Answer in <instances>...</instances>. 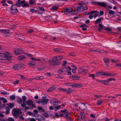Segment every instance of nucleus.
<instances>
[{
  "label": "nucleus",
  "instance_id": "39",
  "mask_svg": "<svg viewBox=\"0 0 121 121\" xmlns=\"http://www.w3.org/2000/svg\"><path fill=\"white\" fill-rule=\"evenodd\" d=\"M27 113L30 116H31L32 115V116H35V114H34V113H33L32 114L31 112L30 111L28 112H27Z\"/></svg>",
  "mask_w": 121,
  "mask_h": 121
},
{
  "label": "nucleus",
  "instance_id": "19",
  "mask_svg": "<svg viewBox=\"0 0 121 121\" xmlns=\"http://www.w3.org/2000/svg\"><path fill=\"white\" fill-rule=\"evenodd\" d=\"M95 12V11H92L91 12V13H91L89 16V17L90 19H92L93 18V13H94Z\"/></svg>",
  "mask_w": 121,
  "mask_h": 121
},
{
  "label": "nucleus",
  "instance_id": "30",
  "mask_svg": "<svg viewBox=\"0 0 121 121\" xmlns=\"http://www.w3.org/2000/svg\"><path fill=\"white\" fill-rule=\"evenodd\" d=\"M95 12L94 13H95L94 14V18H95L99 14V12L98 11H95Z\"/></svg>",
  "mask_w": 121,
  "mask_h": 121
},
{
  "label": "nucleus",
  "instance_id": "14",
  "mask_svg": "<svg viewBox=\"0 0 121 121\" xmlns=\"http://www.w3.org/2000/svg\"><path fill=\"white\" fill-rule=\"evenodd\" d=\"M64 72H67L68 71V70L70 71L71 69L69 67H65L63 68Z\"/></svg>",
  "mask_w": 121,
  "mask_h": 121
},
{
  "label": "nucleus",
  "instance_id": "20",
  "mask_svg": "<svg viewBox=\"0 0 121 121\" xmlns=\"http://www.w3.org/2000/svg\"><path fill=\"white\" fill-rule=\"evenodd\" d=\"M25 57L23 55H21L18 57V60H22L24 59L25 58Z\"/></svg>",
  "mask_w": 121,
  "mask_h": 121
},
{
  "label": "nucleus",
  "instance_id": "3",
  "mask_svg": "<svg viewBox=\"0 0 121 121\" xmlns=\"http://www.w3.org/2000/svg\"><path fill=\"white\" fill-rule=\"evenodd\" d=\"M26 2L25 0L21 1L20 0H18L16 2V3L15 4L18 7H20L22 4H24Z\"/></svg>",
  "mask_w": 121,
  "mask_h": 121
},
{
  "label": "nucleus",
  "instance_id": "57",
  "mask_svg": "<svg viewBox=\"0 0 121 121\" xmlns=\"http://www.w3.org/2000/svg\"><path fill=\"white\" fill-rule=\"evenodd\" d=\"M19 82V80H17L15 81H14L13 82V84H14L15 85H16V84H17V83Z\"/></svg>",
  "mask_w": 121,
  "mask_h": 121
},
{
  "label": "nucleus",
  "instance_id": "26",
  "mask_svg": "<svg viewBox=\"0 0 121 121\" xmlns=\"http://www.w3.org/2000/svg\"><path fill=\"white\" fill-rule=\"evenodd\" d=\"M52 64H50L52 65L53 66H56L60 64V62H55L54 63H53V61H52Z\"/></svg>",
  "mask_w": 121,
  "mask_h": 121
},
{
  "label": "nucleus",
  "instance_id": "41",
  "mask_svg": "<svg viewBox=\"0 0 121 121\" xmlns=\"http://www.w3.org/2000/svg\"><path fill=\"white\" fill-rule=\"evenodd\" d=\"M11 13L12 14H16L17 13V11H16L15 10H12L11 9Z\"/></svg>",
  "mask_w": 121,
  "mask_h": 121
},
{
  "label": "nucleus",
  "instance_id": "63",
  "mask_svg": "<svg viewBox=\"0 0 121 121\" xmlns=\"http://www.w3.org/2000/svg\"><path fill=\"white\" fill-rule=\"evenodd\" d=\"M64 63L62 64V65L63 66H64L65 65L67 64V61L65 60H64L63 61Z\"/></svg>",
  "mask_w": 121,
  "mask_h": 121
},
{
  "label": "nucleus",
  "instance_id": "58",
  "mask_svg": "<svg viewBox=\"0 0 121 121\" xmlns=\"http://www.w3.org/2000/svg\"><path fill=\"white\" fill-rule=\"evenodd\" d=\"M1 94L3 95H7L9 94V93H7L6 92H1Z\"/></svg>",
  "mask_w": 121,
  "mask_h": 121
},
{
  "label": "nucleus",
  "instance_id": "24",
  "mask_svg": "<svg viewBox=\"0 0 121 121\" xmlns=\"http://www.w3.org/2000/svg\"><path fill=\"white\" fill-rule=\"evenodd\" d=\"M61 50V49H59L58 48H55L53 49L54 52H60Z\"/></svg>",
  "mask_w": 121,
  "mask_h": 121
},
{
  "label": "nucleus",
  "instance_id": "38",
  "mask_svg": "<svg viewBox=\"0 0 121 121\" xmlns=\"http://www.w3.org/2000/svg\"><path fill=\"white\" fill-rule=\"evenodd\" d=\"M114 80V81H115V79L114 78H109V79H108L107 80V81H108H108H112Z\"/></svg>",
  "mask_w": 121,
  "mask_h": 121
},
{
  "label": "nucleus",
  "instance_id": "54",
  "mask_svg": "<svg viewBox=\"0 0 121 121\" xmlns=\"http://www.w3.org/2000/svg\"><path fill=\"white\" fill-rule=\"evenodd\" d=\"M9 30L7 29H5V31L4 32V33L6 34H9Z\"/></svg>",
  "mask_w": 121,
  "mask_h": 121
},
{
  "label": "nucleus",
  "instance_id": "11",
  "mask_svg": "<svg viewBox=\"0 0 121 121\" xmlns=\"http://www.w3.org/2000/svg\"><path fill=\"white\" fill-rule=\"evenodd\" d=\"M104 73L103 72H99L95 73V75L97 77H98L104 75Z\"/></svg>",
  "mask_w": 121,
  "mask_h": 121
},
{
  "label": "nucleus",
  "instance_id": "53",
  "mask_svg": "<svg viewBox=\"0 0 121 121\" xmlns=\"http://www.w3.org/2000/svg\"><path fill=\"white\" fill-rule=\"evenodd\" d=\"M8 120L9 121H14V119L11 117L9 118L8 119Z\"/></svg>",
  "mask_w": 121,
  "mask_h": 121
},
{
  "label": "nucleus",
  "instance_id": "55",
  "mask_svg": "<svg viewBox=\"0 0 121 121\" xmlns=\"http://www.w3.org/2000/svg\"><path fill=\"white\" fill-rule=\"evenodd\" d=\"M36 103L38 104H40L41 103H42V99H39L38 101L36 102Z\"/></svg>",
  "mask_w": 121,
  "mask_h": 121
},
{
  "label": "nucleus",
  "instance_id": "27",
  "mask_svg": "<svg viewBox=\"0 0 121 121\" xmlns=\"http://www.w3.org/2000/svg\"><path fill=\"white\" fill-rule=\"evenodd\" d=\"M13 111L14 112V113H13V115L18 114H19L18 111L15 109H14Z\"/></svg>",
  "mask_w": 121,
  "mask_h": 121
},
{
  "label": "nucleus",
  "instance_id": "56",
  "mask_svg": "<svg viewBox=\"0 0 121 121\" xmlns=\"http://www.w3.org/2000/svg\"><path fill=\"white\" fill-rule=\"evenodd\" d=\"M56 77L57 78H63V77H61L58 74H56L55 75Z\"/></svg>",
  "mask_w": 121,
  "mask_h": 121
},
{
  "label": "nucleus",
  "instance_id": "64",
  "mask_svg": "<svg viewBox=\"0 0 121 121\" xmlns=\"http://www.w3.org/2000/svg\"><path fill=\"white\" fill-rule=\"evenodd\" d=\"M98 52L99 53H103V52H104V51L101 50H98Z\"/></svg>",
  "mask_w": 121,
  "mask_h": 121
},
{
  "label": "nucleus",
  "instance_id": "49",
  "mask_svg": "<svg viewBox=\"0 0 121 121\" xmlns=\"http://www.w3.org/2000/svg\"><path fill=\"white\" fill-rule=\"evenodd\" d=\"M72 83H70L66 82L65 83V85L67 86H71L72 85L71 84Z\"/></svg>",
  "mask_w": 121,
  "mask_h": 121
},
{
  "label": "nucleus",
  "instance_id": "60",
  "mask_svg": "<svg viewBox=\"0 0 121 121\" xmlns=\"http://www.w3.org/2000/svg\"><path fill=\"white\" fill-rule=\"evenodd\" d=\"M89 76L90 77H92L93 78H94V77H95V75L94 74H89Z\"/></svg>",
  "mask_w": 121,
  "mask_h": 121
},
{
  "label": "nucleus",
  "instance_id": "35",
  "mask_svg": "<svg viewBox=\"0 0 121 121\" xmlns=\"http://www.w3.org/2000/svg\"><path fill=\"white\" fill-rule=\"evenodd\" d=\"M23 99V103L25 102L26 99V97L25 96H23L22 97Z\"/></svg>",
  "mask_w": 121,
  "mask_h": 121
},
{
  "label": "nucleus",
  "instance_id": "22",
  "mask_svg": "<svg viewBox=\"0 0 121 121\" xmlns=\"http://www.w3.org/2000/svg\"><path fill=\"white\" fill-rule=\"evenodd\" d=\"M55 89V87L54 86H52L49 88V89L47 90V91L48 92L51 91H52L53 90H54Z\"/></svg>",
  "mask_w": 121,
  "mask_h": 121
},
{
  "label": "nucleus",
  "instance_id": "61",
  "mask_svg": "<svg viewBox=\"0 0 121 121\" xmlns=\"http://www.w3.org/2000/svg\"><path fill=\"white\" fill-rule=\"evenodd\" d=\"M88 9L87 7V6L84 7L82 11H83L84 10H87Z\"/></svg>",
  "mask_w": 121,
  "mask_h": 121
},
{
  "label": "nucleus",
  "instance_id": "28",
  "mask_svg": "<svg viewBox=\"0 0 121 121\" xmlns=\"http://www.w3.org/2000/svg\"><path fill=\"white\" fill-rule=\"evenodd\" d=\"M10 108H12L14 107V104L11 103H9L7 105Z\"/></svg>",
  "mask_w": 121,
  "mask_h": 121
},
{
  "label": "nucleus",
  "instance_id": "12",
  "mask_svg": "<svg viewBox=\"0 0 121 121\" xmlns=\"http://www.w3.org/2000/svg\"><path fill=\"white\" fill-rule=\"evenodd\" d=\"M25 103L28 106H29L31 105L33 103V101L31 100H30L28 101H26Z\"/></svg>",
  "mask_w": 121,
  "mask_h": 121
},
{
  "label": "nucleus",
  "instance_id": "34",
  "mask_svg": "<svg viewBox=\"0 0 121 121\" xmlns=\"http://www.w3.org/2000/svg\"><path fill=\"white\" fill-rule=\"evenodd\" d=\"M15 98V96L14 95H13L10 96V98L12 100L14 99Z\"/></svg>",
  "mask_w": 121,
  "mask_h": 121
},
{
  "label": "nucleus",
  "instance_id": "16",
  "mask_svg": "<svg viewBox=\"0 0 121 121\" xmlns=\"http://www.w3.org/2000/svg\"><path fill=\"white\" fill-rule=\"evenodd\" d=\"M58 9V8L57 6H53L51 8V9L52 11H54L55 10H57Z\"/></svg>",
  "mask_w": 121,
  "mask_h": 121
},
{
  "label": "nucleus",
  "instance_id": "5",
  "mask_svg": "<svg viewBox=\"0 0 121 121\" xmlns=\"http://www.w3.org/2000/svg\"><path fill=\"white\" fill-rule=\"evenodd\" d=\"M64 12L65 13H69L71 14H76L74 11H72L71 9L69 8H67L65 9Z\"/></svg>",
  "mask_w": 121,
  "mask_h": 121
},
{
  "label": "nucleus",
  "instance_id": "13",
  "mask_svg": "<svg viewBox=\"0 0 121 121\" xmlns=\"http://www.w3.org/2000/svg\"><path fill=\"white\" fill-rule=\"evenodd\" d=\"M48 99H42V104L43 105H45L46 104L49 100Z\"/></svg>",
  "mask_w": 121,
  "mask_h": 121
},
{
  "label": "nucleus",
  "instance_id": "25",
  "mask_svg": "<svg viewBox=\"0 0 121 121\" xmlns=\"http://www.w3.org/2000/svg\"><path fill=\"white\" fill-rule=\"evenodd\" d=\"M64 72L63 68L60 69L58 71V73L59 74H61Z\"/></svg>",
  "mask_w": 121,
  "mask_h": 121
},
{
  "label": "nucleus",
  "instance_id": "62",
  "mask_svg": "<svg viewBox=\"0 0 121 121\" xmlns=\"http://www.w3.org/2000/svg\"><path fill=\"white\" fill-rule=\"evenodd\" d=\"M33 30H28L27 31V32L28 33H30L32 32H33Z\"/></svg>",
  "mask_w": 121,
  "mask_h": 121
},
{
  "label": "nucleus",
  "instance_id": "33",
  "mask_svg": "<svg viewBox=\"0 0 121 121\" xmlns=\"http://www.w3.org/2000/svg\"><path fill=\"white\" fill-rule=\"evenodd\" d=\"M102 101L100 100H98L97 102V104L98 105H100L101 104Z\"/></svg>",
  "mask_w": 121,
  "mask_h": 121
},
{
  "label": "nucleus",
  "instance_id": "51",
  "mask_svg": "<svg viewBox=\"0 0 121 121\" xmlns=\"http://www.w3.org/2000/svg\"><path fill=\"white\" fill-rule=\"evenodd\" d=\"M38 8L41 10L43 11H45V10L44 9V8L43 7H38Z\"/></svg>",
  "mask_w": 121,
  "mask_h": 121
},
{
  "label": "nucleus",
  "instance_id": "7",
  "mask_svg": "<svg viewBox=\"0 0 121 121\" xmlns=\"http://www.w3.org/2000/svg\"><path fill=\"white\" fill-rule=\"evenodd\" d=\"M72 86L73 88H74L77 87H82L83 86L81 84H75L72 85Z\"/></svg>",
  "mask_w": 121,
  "mask_h": 121
},
{
  "label": "nucleus",
  "instance_id": "10",
  "mask_svg": "<svg viewBox=\"0 0 121 121\" xmlns=\"http://www.w3.org/2000/svg\"><path fill=\"white\" fill-rule=\"evenodd\" d=\"M108 59L107 58H104L103 60L104 62L106 63V65L108 66V65L109 63Z\"/></svg>",
  "mask_w": 121,
  "mask_h": 121
},
{
  "label": "nucleus",
  "instance_id": "59",
  "mask_svg": "<svg viewBox=\"0 0 121 121\" xmlns=\"http://www.w3.org/2000/svg\"><path fill=\"white\" fill-rule=\"evenodd\" d=\"M19 118L22 120H24V117L22 116L21 115H20L19 117Z\"/></svg>",
  "mask_w": 121,
  "mask_h": 121
},
{
  "label": "nucleus",
  "instance_id": "6",
  "mask_svg": "<svg viewBox=\"0 0 121 121\" xmlns=\"http://www.w3.org/2000/svg\"><path fill=\"white\" fill-rule=\"evenodd\" d=\"M20 64L15 65L13 67V68L14 70H18L21 68Z\"/></svg>",
  "mask_w": 121,
  "mask_h": 121
},
{
  "label": "nucleus",
  "instance_id": "31",
  "mask_svg": "<svg viewBox=\"0 0 121 121\" xmlns=\"http://www.w3.org/2000/svg\"><path fill=\"white\" fill-rule=\"evenodd\" d=\"M64 116H65L66 117L68 116L69 115V113L68 112H66L64 113Z\"/></svg>",
  "mask_w": 121,
  "mask_h": 121
},
{
  "label": "nucleus",
  "instance_id": "36",
  "mask_svg": "<svg viewBox=\"0 0 121 121\" xmlns=\"http://www.w3.org/2000/svg\"><path fill=\"white\" fill-rule=\"evenodd\" d=\"M35 3V2L34 0H30L29 1V3L30 4H32Z\"/></svg>",
  "mask_w": 121,
  "mask_h": 121
},
{
  "label": "nucleus",
  "instance_id": "8",
  "mask_svg": "<svg viewBox=\"0 0 121 121\" xmlns=\"http://www.w3.org/2000/svg\"><path fill=\"white\" fill-rule=\"evenodd\" d=\"M98 5L104 7H106L107 5L106 3L104 2H99Z\"/></svg>",
  "mask_w": 121,
  "mask_h": 121
},
{
  "label": "nucleus",
  "instance_id": "37",
  "mask_svg": "<svg viewBox=\"0 0 121 121\" xmlns=\"http://www.w3.org/2000/svg\"><path fill=\"white\" fill-rule=\"evenodd\" d=\"M108 13L109 14H110L113 15V14H114V12L113 11H112L111 10H110L108 11Z\"/></svg>",
  "mask_w": 121,
  "mask_h": 121
},
{
  "label": "nucleus",
  "instance_id": "40",
  "mask_svg": "<svg viewBox=\"0 0 121 121\" xmlns=\"http://www.w3.org/2000/svg\"><path fill=\"white\" fill-rule=\"evenodd\" d=\"M31 59L32 60H38V61H41V59H37L35 58L34 57H31Z\"/></svg>",
  "mask_w": 121,
  "mask_h": 121
},
{
  "label": "nucleus",
  "instance_id": "2",
  "mask_svg": "<svg viewBox=\"0 0 121 121\" xmlns=\"http://www.w3.org/2000/svg\"><path fill=\"white\" fill-rule=\"evenodd\" d=\"M24 51L22 48L17 49L16 50L14 51V54L16 55H19L23 53Z\"/></svg>",
  "mask_w": 121,
  "mask_h": 121
},
{
  "label": "nucleus",
  "instance_id": "42",
  "mask_svg": "<svg viewBox=\"0 0 121 121\" xmlns=\"http://www.w3.org/2000/svg\"><path fill=\"white\" fill-rule=\"evenodd\" d=\"M59 90L62 92H65L66 91V89H63V88H60L59 89Z\"/></svg>",
  "mask_w": 121,
  "mask_h": 121
},
{
  "label": "nucleus",
  "instance_id": "48",
  "mask_svg": "<svg viewBox=\"0 0 121 121\" xmlns=\"http://www.w3.org/2000/svg\"><path fill=\"white\" fill-rule=\"evenodd\" d=\"M80 26L81 27H87V25L86 24H84L80 25Z\"/></svg>",
  "mask_w": 121,
  "mask_h": 121
},
{
  "label": "nucleus",
  "instance_id": "15",
  "mask_svg": "<svg viewBox=\"0 0 121 121\" xmlns=\"http://www.w3.org/2000/svg\"><path fill=\"white\" fill-rule=\"evenodd\" d=\"M35 60L31 61L29 63V65L31 66L32 65L34 66V64L35 62Z\"/></svg>",
  "mask_w": 121,
  "mask_h": 121
},
{
  "label": "nucleus",
  "instance_id": "9",
  "mask_svg": "<svg viewBox=\"0 0 121 121\" xmlns=\"http://www.w3.org/2000/svg\"><path fill=\"white\" fill-rule=\"evenodd\" d=\"M69 78L72 79L73 80H78L80 78L79 77L74 75L70 76L69 77Z\"/></svg>",
  "mask_w": 121,
  "mask_h": 121
},
{
  "label": "nucleus",
  "instance_id": "46",
  "mask_svg": "<svg viewBox=\"0 0 121 121\" xmlns=\"http://www.w3.org/2000/svg\"><path fill=\"white\" fill-rule=\"evenodd\" d=\"M78 72L79 73H81L83 72V69L81 68H80Z\"/></svg>",
  "mask_w": 121,
  "mask_h": 121
},
{
  "label": "nucleus",
  "instance_id": "43",
  "mask_svg": "<svg viewBox=\"0 0 121 121\" xmlns=\"http://www.w3.org/2000/svg\"><path fill=\"white\" fill-rule=\"evenodd\" d=\"M24 4H22V7H24L28 6V4L27 3H24Z\"/></svg>",
  "mask_w": 121,
  "mask_h": 121
},
{
  "label": "nucleus",
  "instance_id": "18",
  "mask_svg": "<svg viewBox=\"0 0 121 121\" xmlns=\"http://www.w3.org/2000/svg\"><path fill=\"white\" fill-rule=\"evenodd\" d=\"M66 92L67 94H69L71 93L73 91V90L72 89L70 88H69L67 89L66 90Z\"/></svg>",
  "mask_w": 121,
  "mask_h": 121
},
{
  "label": "nucleus",
  "instance_id": "1",
  "mask_svg": "<svg viewBox=\"0 0 121 121\" xmlns=\"http://www.w3.org/2000/svg\"><path fill=\"white\" fill-rule=\"evenodd\" d=\"M11 59V57L9 53H0V62H3L4 60H10Z\"/></svg>",
  "mask_w": 121,
  "mask_h": 121
},
{
  "label": "nucleus",
  "instance_id": "44",
  "mask_svg": "<svg viewBox=\"0 0 121 121\" xmlns=\"http://www.w3.org/2000/svg\"><path fill=\"white\" fill-rule=\"evenodd\" d=\"M103 29H104V30H106L109 31H111L112 30L111 29L107 28H104V27H103Z\"/></svg>",
  "mask_w": 121,
  "mask_h": 121
},
{
  "label": "nucleus",
  "instance_id": "47",
  "mask_svg": "<svg viewBox=\"0 0 121 121\" xmlns=\"http://www.w3.org/2000/svg\"><path fill=\"white\" fill-rule=\"evenodd\" d=\"M43 115L45 117H48L49 116L48 114L47 113L45 112L43 113Z\"/></svg>",
  "mask_w": 121,
  "mask_h": 121
},
{
  "label": "nucleus",
  "instance_id": "45",
  "mask_svg": "<svg viewBox=\"0 0 121 121\" xmlns=\"http://www.w3.org/2000/svg\"><path fill=\"white\" fill-rule=\"evenodd\" d=\"M61 107V106L60 105H59V106H58L57 107H56V106H54L55 108V111H57V110H56V109H58L60 108Z\"/></svg>",
  "mask_w": 121,
  "mask_h": 121
},
{
  "label": "nucleus",
  "instance_id": "21",
  "mask_svg": "<svg viewBox=\"0 0 121 121\" xmlns=\"http://www.w3.org/2000/svg\"><path fill=\"white\" fill-rule=\"evenodd\" d=\"M104 75L107 76H110L111 77L113 76V75H112V73H104Z\"/></svg>",
  "mask_w": 121,
  "mask_h": 121
},
{
  "label": "nucleus",
  "instance_id": "29",
  "mask_svg": "<svg viewBox=\"0 0 121 121\" xmlns=\"http://www.w3.org/2000/svg\"><path fill=\"white\" fill-rule=\"evenodd\" d=\"M101 22V21L100 19L99 18L95 21V24H98V23H100Z\"/></svg>",
  "mask_w": 121,
  "mask_h": 121
},
{
  "label": "nucleus",
  "instance_id": "32",
  "mask_svg": "<svg viewBox=\"0 0 121 121\" xmlns=\"http://www.w3.org/2000/svg\"><path fill=\"white\" fill-rule=\"evenodd\" d=\"M79 108L81 109L82 110H84L86 109V108L84 107L83 105H81L80 107H79Z\"/></svg>",
  "mask_w": 121,
  "mask_h": 121
},
{
  "label": "nucleus",
  "instance_id": "23",
  "mask_svg": "<svg viewBox=\"0 0 121 121\" xmlns=\"http://www.w3.org/2000/svg\"><path fill=\"white\" fill-rule=\"evenodd\" d=\"M6 110L5 113L6 114H8L9 113L10 109L8 107H6L5 108Z\"/></svg>",
  "mask_w": 121,
  "mask_h": 121
},
{
  "label": "nucleus",
  "instance_id": "17",
  "mask_svg": "<svg viewBox=\"0 0 121 121\" xmlns=\"http://www.w3.org/2000/svg\"><path fill=\"white\" fill-rule=\"evenodd\" d=\"M16 5L15 4L14 5H13L12 6V8L11 9L12 10H15L16 11L18 12V10H17V9L16 7Z\"/></svg>",
  "mask_w": 121,
  "mask_h": 121
},
{
  "label": "nucleus",
  "instance_id": "4",
  "mask_svg": "<svg viewBox=\"0 0 121 121\" xmlns=\"http://www.w3.org/2000/svg\"><path fill=\"white\" fill-rule=\"evenodd\" d=\"M62 58V57L61 56H56L54 57L52 60L50 61L49 62H52V61L54 62L56 60H61Z\"/></svg>",
  "mask_w": 121,
  "mask_h": 121
},
{
  "label": "nucleus",
  "instance_id": "52",
  "mask_svg": "<svg viewBox=\"0 0 121 121\" xmlns=\"http://www.w3.org/2000/svg\"><path fill=\"white\" fill-rule=\"evenodd\" d=\"M45 68L44 67H43L42 68H38V69L39 71H41L42 70H43L45 69Z\"/></svg>",
  "mask_w": 121,
  "mask_h": 121
},
{
  "label": "nucleus",
  "instance_id": "50",
  "mask_svg": "<svg viewBox=\"0 0 121 121\" xmlns=\"http://www.w3.org/2000/svg\"><path fill=\"white\" fill-rule=\"evenodd\" d=\"M25 102L21 104V106L22 107H24L26 106V104Z\"/></svg>",
  "mask_w": 121,
  "mask_h": 121
}]
</instances>
